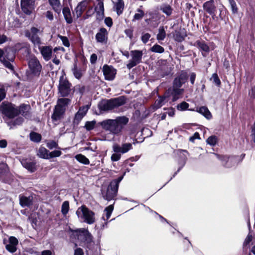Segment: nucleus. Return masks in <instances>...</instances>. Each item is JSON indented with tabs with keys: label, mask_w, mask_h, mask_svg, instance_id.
<instances>
[{
	"label": "nucleus",
	"mask_w": 255,
	"mask_h": 255,
	"mask_svg": "<svg viewBox=\"0 0 255 255\" xmlns=\"http://www.w3.org/2000/svg\"><path fill=\"white\" fill-rule=\"evenodd\" d=\"M68 232L70 239L78 241L79 245L85 249L87 255H90L89 252H93L95 245L94 238L87 229L73 230L69 228Z\"/></svg>",
	"instance_id": "obj_1"
},
{
	"label": "nucleus",
	"mask_w": 255,
	"mask_h": 255,
	"mask_svg": "<svg viewBox=\"0 0 255 255\" xmlns=\"http://www.w3.org/2000/svg\"><path fill=\"white\" fill-rule=\"evenodd\" d=\"M128 118L125 116L119 117L115 120L103 121L101 123V125L103 129L116 134L122 131L124 126L128 124Z\"/></svg>",
	"instance_id": "obj_2"
},
{
	"label": "nucleus",
	"mask_w": 255,
	"mask_h": 255,
	"mask_svg": "<svg viewBox=\"0 0 255 255\" xmlns=\"http://www.w3.org/2000/svg\"><path fill=\"white\" fill-rule=\"evenodd\" d=\"M126 102L127 98L125 96L110 99H103L99 103L98 107L101 111H109L123 106Z\"/></svg>",
	"instance_id": "obj_3"
},
{
	"label": "nucleus",
	"mask_w": 255,
	"mask_h": 255,
	"mask_svg": "<svg viewBox=\"0 0 255 255\" xmlns=\"http://www.w3.org/2000/svg\"><path fill=\"white\" fill-rule=\"evenodd\" d=\"M112 148L115 153L112 154L111 159L112 161L116 162L121 159L122 154L127 153L132 149V145L130 143H123L121 146L118 143H114Z\"/></svg>",
	"instance_id": "obj_4"
},
{
	"label": "nucleus",
	"mask_w": 255,
	"mask_h": 255,
	"mask_svg": "<svg viewBox=\"0 0 255 255\" xmlns=\"http://www.w3.org/2000/svg\"><path fill=\"white\" fill-rule=\"evenodd\" d=\"M125 174V173L117 179H113L111 181L107 188L106 195L104 196V199L108 201H110L113 200L117 196L119 184L123 180Z\"/></svg>",
	"instance_id": "obj_5"
},
{
	"label": "nucleus",
	"mask_w": 255,
	"mask_h": 255,
	"mask_svg": "<svg viewBox=\"0 0 255 255\" xmlns=\"http://www.w3.org/2000/svg\"><path fill=\"white\" fill-rule=\"evenodd\" d=\"M0 113L9 119L17 116L15 105L8 101L2 102L0 105Z\"/></svg>",
	"instance_id": "obj_6"
},
{
	"label": "nucleus",
	"mask_w": 255,
	"mask_h": 255,
	"mask_svg": "<svg viewBox=\"0 0 255 255\" xmlns=\"http://www.w3.org/2000/svg\"><path fill=\"white\" fill-rule=\"evenodd\" d=\"M81 213L82 214V217L85 222L88 224H92L95 222V213L90 210L85 205H82L77 210L76 214L78 217H80Z\"/></svg>",
	"instance_id": "obj_7"
},
{
	"label": "nucleus",
	"mask_w": 255,
	"mask_h": 255,
	"mask_svg": "<svg viewBox=\"0 0 255 255\" xmlns=\"http://www.w3.org/2000/svg\"><path fill=\"white\" fill-rule=\"evenodd\" d=\"M28 66L30 73L32 76L39 77L42 69V67L37 58L33 56L29 58Z\"/></svg>",
	"instance_id": "obj_8"
},
{
	"label": "nucleus",
	"mask_w": 255,
	"mask_h": 255,
	"mask_svg": "<svg viewBox=\"0 0 255 255\" xmlns=\"http://www.w3.org/2000/svg\"><path fill=\"white\" fill-rule=\"evenodd\" d=\"M72 86L71 83L66 78H64L63 76L60 77L59 85L58 87V93L61 97H68L70 94Z\"/></svg>",
	"instance_id": "obj_9"
},
{
	"label": "nucleus",
	"mask_w": 255,
	"mask_h": 255,
	"mask_svg": "<svg viewBox=\"0 0 255 255\" xmlns=\"http://www.w3.org/2000/svg\"><path fill=\"white\" fill-rule=\"evenodd\" d=\"M39 31L38 28L33 26L30 30L24 31V35L32 44L39 45L41 44V38L38 35Z\"/></svg>",
	"instance_id": "obj_10"
},
{
	"label": "nucleus",
	"mask_w": 255,
	"mask_h": 255,
	"mask_svg": "<svg viewBox=\"0 0 255 255\" xmlns=\"http://www.w3.org/2000/svg\"><path fill=\"white\" fill-rule=\"evenodd\" d=\"M131 59L127 64V67L130 69L133 67L141 62L143 55L142 51L139 50H134L130 51Z\"/></svg>",
	"instance_id": "obj_11"
},
{
	"label": "nucleus",
	"mask_w": 255,
	"mask_h": 255,
	"mask_svg": "<svg viewBox=\"0 0 255 255\" xmlns=\"http://www.w3.org/2000/svg\"><path fill=\"white\" fill-rule=\"evenodd\" d=\"M0 181L9 184L11 182V178L9 173V168L7 164L0 160Z\"/></svg>",
	"instance_id": "obj_12"
},
{
	"label": "nucleus",
	"mask_w": 255,
	"mask_h": 255,
	"mask_svg": "<svg viewBox=\"0 0 255 255\" xmlns=\"http://www.w3.org/2000/svg\"><path fill=\"white\" fill-rule=\"evenodd\" d=\"M203 8L204 11L211 15L213 19L218 20V17L216 15L217 7L214 0H209L205 2Z\"/></svg>",
	"instance_id": "obj_13"
},
{
	"label": "nucleus",
	"mask_w": 255,
	"mask_h": 255,
	"mask_svg": "<svg viewBox=\"0 0 255 255\" xmlns=\"http://www.w3.org/2000/svg\"><path fill=\"white\" fill-rule=\"evenodd\" d=\"M31 110V108L30 105L21 104L17 108V116L21 115L26 119H30L32 116Z\"/></svg>",
	"instance_id": "obj_14"
},
{
	"label": "nucleus",
	"mask_w": 255,
	"mask_h": 255,
	"mask_svg": "<svg viewBox=\"0 0 255 255\" xmlns=\"http://www.w3.org/2000/svg\"><path fill=\"white\" fill-rule=\"evenodd\" d=\"M181 87H176L173 84L172 87L169 88L166 91V94L169 97L172 96V102H175L179 99V96L182 94L184 92L183 89H180Z\"/></svg>",
	"instance_id": "obj_15"
},
{
	"label": "nucleus",
	"mask_w": 255,
	"mask_h": 255,
	"mask_svg": "<svg viewBox=\"0 0 255 255\" xmlns=\"http://www.w3.org/2000/svg\"><path fill=\"white\" fill-rule=\"evenodd\" d=\"M108 32L106 28H100L95 35L96 41L102 44H107L108 40Z\"/></svg>",
	"instance_id": "obj_16"
},
{
	"label": "nucleus",
	"mask_w": 255,
	"mask_h": 255,
	"mask_svg": "<svg viewBox=\"0 0 255 255\" xmlns=\"http://www.w3.org/2000/svg\"><path fill=\"white\" fill-rule=\"evenodd\" d=\"M22 166L30 173H33L37 170V162L35 160L30 159H22L21 161Z\"/></svg>",
	"instance_id": "obj_17"
},
{
	"label": "nucleus",
	"mask_w": 255,
	"mask_h": 255,
	"mask_svg": "<svg viewBox=\"0 0 255 255\" xmlns=\"http://www.w3.org/2000/svg\"><path fill=\"white\" fill-rule=\"evenodd\" d=\"M195 47H196L198 49L201 51L202 55L205 57L207 54L210 52V47L208 44L203 39H199L195 42L193 44Z\"/></svg>",
	"instance_id": "obj_18"
},
{
	"label": "nucleus",
	"mask_w": 255,
	"mask_h": 255,
	"mask_svg": "<svg viewBox=\"0 0 255 255\" xmlns=\"http://www.w3.org/2000/svg\"><path fill=\"white\" fill-rule=\"evenodd\" d=\"M103 72L105 78L107 80H113L116 74V70L112 66L107 64L103 66Z\"/></svg>",
	"instance_id": "obj_19"
},
{
	"label": "nucleus",
	"mask_w": 255,
	"mask_h": 255,
	"mask_svg": "<svg viewBox=\"0 0 255 255\" xmlns=\"http://www.w3.org/2000/svg\"><path fill=\"white\" fill-rule=\"evenodd\" d=\"M188 79V73L186 71L182 70L181 73L174 78L173 84L176 87H182Z\"/></svg>",
	"instance_id": "obj_20"
},
{
	"label": "nucleus",
	"mask_w": 255,
	"mask_h": 255,
	"mask_svg": "<svg viewBox=\"0 0 255 255\" xmlns=\"http://www.w3.org/2000/svg\"><path fill=\"white\" fill-rule=\"evenodd\" d=\"M89 3V0H83L78 3L74 9V12L76 14L77 18L81 17L83 13L87 8Z\"/></svg>",
	"instance_id": "obj_21"
},
{
	"label": "nucleus",
	"mask_w": 255,
	"mask_h": 255,
	"mask_svg": "<svg viewBox=\"0 0 255 255\" xmlns=\"http://www.w3.org/2000/svg\"><path fill=\"white\" fill-rule=\"evenodd\" d=\"M65 109H63V108L59 106H55L51 116L52 121L53 122H57L62 119L65 114Z\"/></svg>",
	"instance_id": "obj_22"
},
{
	"label": "nucleus",
	"mask_w": 255,
	"mask_h": 255,
	"mask_svg": "<svg viewBox=\"0 0 255 255\" xmlns=\"http://www.w3.org/2000/svg\"><path fill=\"white\" fill-rule=\"evenodd\" d=\"M187 36L186 30L184 28L180 27L175 30L173 33V38L175 41L181 42L185 40Z\"/></svg>",
	"instance_id": "obj_23"
},
{
	"label": "nucleus",
	"mask_w": 255,
	"mask_h": 255,
	"mask_svg": "<svg viewBox=\"0 0 255 255\" xmlns=\"http://www.w3.org/2000/svg\"><path fill=\"white\" fill-rule=\"evenodd\" d=\"M39 50L45 60L48 61L51 58L52 47L51 46H43L39 47Z\"/></svg>",
	"instance_id": "obj_24"
},
{
	"label": "nucleus",
	"mask_w": 255,
	"mask_h": 255,
	"mask_svg": "<svg viewBox=\"0 0 255 255\" xmlns=\"http://www.w3.org/2000/svg\"><path fill=\"white\" fill-rule=\"evenodd\" d=\"M14 55H12L10 58H8L7 55H5L2 59L0 60V61L5 67L10 70L12 72H15L14 66L10 63V62L14 61Z\"/></svg>",
	"instance_id": "obj_25"
},
{
	"label": "nucleus",
	"mask_w": 255,
	"mask_h": 255,
	"mask_svg": "<svg viewBox=\"0 0 255 255\" xmlns=\"http://www.w3.org/2000/svg\"><path fill=\"white\" fill-rule=\"evenodd\" d=\"M168 98L167 94H166V92L163 96H159V99L155 100L154 104L153 106V109L154 111L159 109L166 103V99Z\"/></svg>",
	"instance_id": "obj_26"
},
{
	"label": "nucleus",
	"mask_w": 255,
	"mask_h": 255,
	"mask_svg": "<svg viewBox=\"0 0 255 255\" xmlns=\"http://www.w3.org/2000/svg\"><path fill=\"white\" fill-rule=\"evenodd\" d=\"M213 154L216 156V158L220 160L224 166L228 167L227 165L228 162L229 161L230 158H235L237 156L235 155H222L216 153H213Z\"/></svg>",
	"instance_id": "obj_27"
},
{
	"label": "nucleus",
	"mask_w": 255,
	"mask_h": 255,
	"mask_svg": "<svg viewBox=\"0 0 255 255\" xmlns=\"http://www.w3.org/2000/svg\"><path fill=\"white\" fill-rule=\"evenodd\" d=\"M32 0H21V8L24 13L26 14H30L31 11L30 10V6Z\"/></svg>",
	"instance_id": "obj_28"
},
{
	"label": "nucleus",
	"mask_w": 255,
	"mask_h": 255,
	"mask_svg": "<svg viewBox=\"0 0 255 255\" xmlns=\"http://www.w3.org/2000/svg\"><path fill=\"white\" fill-rule=\"evenodd\" d=\"M52 8L57 13H60L61 10V5L60 0H48Z\"/></svg>",
	"instance_id": "obj_29"
},
{
	"label": "nucleus",
	"mask_w": 255,
	"mask_h": 255,
	"mask_svg": "<svg viewBox=\"0 0 255 255\" xmlns=\"http://www.w3.org/2000/svg\"><path fill=\"white\" fill-rule=\"evenodd\" d=\"M197 112L203 115L208 120H210L212 118V115L207 107L202 106L197 108Z\"/></svg>",
	"instance_id": "obj_30"
},
{
	"label": "nucleus",
	"mask_w": 255,
	"mask_h": 255,
	"mask_svg": "<svg viewBox=\"0 0 255 255\" xmlns=\"http://www.w3.org/2000/svg\"><path fill=\"white\" fill-rule=\"evenodd\" d=\"M63 14L64 17L68 24H71L73 22V18L71 16L70 9L68 7H64L63 8Z\"/></svg>",
	"instance_id": "obj_31"
},
{
	"label": "nucleus",
	"mask_w": 255,
	"mask_h": 255,
	"mask_svg": "<svg viewBox=\"0 0 255 255\" xmlns=\"http://www.w3.org/2000/svg\"><path fill=\"white\" fill-rule=\"evenodd\" d=\"M77 59H76L74 64V67L72 68V71L75 77L79 80L82 78L83 74L81 70L80 69H78L77 68Z\"/></svg>",
	"instance_id": "obj_32"
},
{
	"label": "nucleus",
	"mask_w": 255,
	"mask_h": 255,
	"mask_svg": "<svg viewBox=\"0 0 255 255\" xmlns=\"http://www.w3.org/2000/svg\"><path fill=\"white\" fill-rule=\"evenodd\" d=\"M19 203L22 207H29L32 204V201L29 197L23 196L19 198Z\"/></svg>",
	"instance_id": "obj_33"
},
{
	"label": "nucleus",
	"mask_w": 255,
	"mask_h": 255,
	"mask_svg": "<svg viewBox=\"0 0 255 255\" xmlns=\"http://www.w3.org/2000/svg\"><path fill=\"white\" fill-rule=\"evenodd\" d=\"M160 9L167 16L172 14L173 11L172 7L168 4H164L160 6Z\"/></svg>",
	"instance_id": "obj_34"
},
{
	"label": "nucleus",
	"mask_w": 255,
	"mask_h": 255,
	"mask_svg": "<svg viewBox=\"0 0 255 255\" xmlns=\"http://www.w3.org/2000/svg\"><path fill=\"white\" fill-rule=\"evenodd\" d=\"M29 138L31 141L38 143L41 140L42 136L39 133L31 131L29 134Z\"/></svg>",
	"instance_id": "obj_35"
},
{
	"label": "nucleus",
	"mask_w": 255,
	"mask_h": 255,
	"mask_svg": "<svg viewBox=\"0 0 255 255\" xmlns=\"http://www.w3.org/2000/svg\"><path fill=\"white\" fill-rule=\"evenodd\" d=\"M75 159L80 163L85 165H88L90 164V161L85 155L82 154H77L75 156Z\"/></svg>",
	"instance_id": "obj_36"
},
{
	"label": "nucleus",
	"mask_w": 255,
	"mask_h": 255,
	"mask_svg": "<svg viewBox=\"0 0 255 255\" xmlns=\"http://www.w3.org/2000/svg\"><path fill=\"white\" fill-rule=\"evenodd\" d=\"M124 6L125 3L123 0H118L116 4V9L118 15H121L123 13Z\"/></svg>",
	"instance_id": "obj_37"
},
{
	"label": "nucleus",
	"mask_w": 255,
	"mask_h": 255,
	"mask_svg": "<svg viewBox=\"0 0 255 255\" xmlns=\"http://www.w3.org/2000/svg\"><path fill=\"white\" fill-rule=\"evenodd\" d=\"M176 152L181 160L185 163L186 161L187 160V157L184 153L188 154V151L185 149H178L176 150Z\"/></svg>",
	"instance_id": "obj_38"
},
{
	"label": "nucleus",
	"mask_w": 255,
	"mask_h": 255,
	"mask_svg": "<svg viewBox=\"0 0 255 255\" xmlns=\"http://www.w3.org/2000/svg\"><path fill=\"white\" fill-rule=\"evenodd\" d=\"M70 102V100L67 98L58 99L56 106H59L61 108H63V109H66V107L68 105Z\"/></svg>",
	"instance_id": "obj_39"
},
{
	"label": "nucleus",
	"mask_w": 255,
	"mask_h": 255,
	"mask_svg": "<svg viewBox=\"0 0 255 255\" xmlns=\"http://www.w3.org/2000/svg\"><path fill=\"white\" fill-rule=\"evenodd\" d=\"M149 51L154 53H162L164 52V48L161 46L155 44L150 48Z\"/></svg>",
	"instance_id": "obj_40"
},
{
	"label": "nucleus",
	"mask_w": 255,
	"mask_h": 255,
	"mask_svg": "<svg viewBox=\"0 0 255 255\" xmlns=\"http://www.w3.org/2000/svg\"><path fill=\"white\" fill-rule=\"evenodd\" d=\"M189 105L188 103L185 101L182 102L181 103L178 104L176 106L177 109L180 111H184L186 110L192 111V110L188 109Z\"/></svg>",
	"instance_id": "obj_41"
},
{
	"label": "nucleus",
	"mask_w": 255,
	"mask_h": 255,
	"mask_svg": "<svg viewBox=\"0 0 255 255\" xmlns=\"http://www.w3.org/2000/svg\"><path fill=\"white\" fill-rule=\"evenodd\" d=\"M218 138L217 136L213 135L210 136L206 140L207 144L215 146L218 142Z\"/></svg>",
	"instance_id": "obj_42"
},
{
	"label": "nucleus",
	"mask_w": 255,
	"mask_h": 255,
	"mask_svg": "<svg viewBox=\"0 0 255 255\" xmlns=\"http://www.w3.org/2000/svg\"><path fill=\"white\" fill-rule=\"evenodd\" d=\"M95 13V8L93 9L92 6H89L88 7L86 13L83 16V19H86L89 17L92 16Z\"/></svg>",
	"instance_id": "obj_43"
},
{
	"label": "nucleus",
	"mask_w": 255,
	"mask_h": 255,
	"mask_svg": "<svg viewBox=\"0 0 255 255\" xmlns=\"http://www.w3.org/2000/svg\"><path fill=\"white\" fill-rule=\"evenodd\" d=\"M210 80H213V82L218 87H220L221 86V80L217 73H214L212 74Z\"/></svg>",
	"instance_id": "obj_44"
},
{
	"label": "nucleus",
	"mask_w": 255,
	"mask_h": 255,
	"mask_svg": "<svg viewBox=\"0 0 255 255\" xmlns=\"http://www.w3.org/2000/svg\"><path fill=\"white\" fill-rule=\"evenodd\" d=\"M24 122V119L21 117H18L13 121L9 122V125L12 126H20Z\"/></svg>",
	"instance_id": "obj_45"
},
{
	"label": "nucleus",
	"mask_w": 255,
	"mask_h": 255,
	"mask_svg": "<svg viewBox=\"0 0 255 255\" xmlns=\"http://www.w3.org/2000/svg\"><path fill=\"white\" fill-rule=\"evenodd\" d=\"M166 37V32L163 26L159 28V32L157 35V39L159 41L163 40Z\"/></svg>",
	"instance_id": "obj_46"
},
{
	"label": "nucleus",
	"mask_w": 255,
	"mask_h": 255,
	"mask_svg": "<svg viewBox=\"0 0 255 255\" xmlns=\"http://www.w3.org/2000/svg\"><path fill=\"white\" fill-rule=\"evenodd\" d=\"M69 210V203L68 201H64L61 207V213L64 215L65 216L68 213Z\"/></svg>",
	"instance_id": "obj_47"
},
{
	"label": "nucleus",
	"mask_w": 255,
	"mask_h": 255,
	"mask_svg": "<svg viewBox=\"0 0 255 255\" xmlns=\"http://www.w3.org/2000/svg\"><path fill=\"white\" fill-rule=\"evenodd\" d=\"M80 113V112H77L75 115L73 122V124L74 126L78 125L79 123L80 122V121L82 120L84 117L83 115H82Z\"/></svg>",
	"instance_id": "obj_48"
},
{
	"label": "nucleus",
	"mask_w": 255,
	"mask_h": 255,
	"mask_svg": "<svg viewBox=\"0 0 255 255\" xmlns=\"http://www.w3.org/2000/svg\"><path fill=\"white\" fill-rule=\"evenodd\" d=\"M39 152L41 158L44 159H49V150L45 148H40L39 149Z\"/></svg>",
	"instance_id": "obj_49"
},
{
	"label": "nucleus",
	"mask_w": 255,
	"mask_h": 255,
	"mask_svg": "<svg viewBox=\"0 0 255 255\" xmlns=\"http://www.w3.org/2000/svg\"><path fill=\"white\" fill-rule=\"evenodd\" d=\"M96 123L95 121L86 122L85 125V128L88 131H91L95 128Z\"/></svg>",
	"instance_id": "obj_50"
},
{
	"label": "nucleus",
	"mask_w": 255,
	"mask_h": 255,
	"mask_svg": "<svg viewBox=\"0 0 255 255\" xmlns=\"http://www.w3.org/2000/svg\"><path fill=\"white\" fill-rule=\"evenodd\" d=\"M133 27L130 26L128 28L126 29L124 31L125 33L128 37L130 40H132L133 38Z\"/></svg>",
	"instance_id": "obj_51"
},
{
	"label": "nucleus",
	"mask_w": 255,
	"mask_h": 255,
	"mask_svg": "<svg viewBox=\"0 0 255 255\" xmlns=\"http://www.w3.org/2000/svg\"><path fill=\"white\" fill-rule=\"evenodd\" d=\"M113 210V205H110L105 208V212H106V217L107 220H108L110 218Z\"/></svg>",
	"instance_id": "obj_52"
},
{
	"label": "nucleus",
	"mask_w": 255,
	"mask_h": 255,
	"mask_svg": "<svg viewBox=\"0 0 255 255\" xmlns=\"http://www.w3.org/2000/svg\"><path fill=\"white\" fill-rule=\"evenodd\" d=\"M232 12L233 14H237L238 13V8L237 6L236 2L234 0H229Z\"/></svg>",
	"instance_id": "obj_53"
},
{
	"label": "nucleus",
	"mask_w": 255,
	"mask_h": 255,
	"mask_svg": "<svg viewBox=\"0 0 255 255\" xmlns=\"http://www.w3.org/2000/svg\"><path fill=\"white\" fill-rule=\"evenodd\" d=\"M95 12L96 20L98 21H101L104 17V12L98 11V7H95Z\"/></svg>",
	"instance_id": "obj_54"
},
{
	"label": "nucleus",
	"mask_w": 255,
	"mask_h": 255,
	"mask_svg": "<svg viewBox=\"0 0 255 255\" xmlns=\"http://www.w3.org/2000/svg\"><path fill=\"white\" fill-rule=\"evenodd\" d=\"M58 37L62 41V43L66 47H69L70 46V43L69 40L67 37L65 36H62L60 35H58Z\"/></svg>",
	"instance_id": "obj_55"
},
{
	"label": "nucleus",
	"mask_w": 255,
	"mask_h": 255,
	"mask_svg": "<svg viewBox=\"0 0 255 255\" xmlns=\"http://www.w3.org/2000/svg\"><path fill=\"white\" fill-rule=\"evenodd\" d=\"M62 154V152L59 150H55L51 152L49 151V159L59 157Z\"/></svg>",
	"instance_id": "obj_56"
},
{
	"label": "nucleus",
	"mask_w": 255,
	"mask_h": 255,
	"mask_svg": "<svg viewBox=\"0 0 255 255\" xmlns=\"http://www.w3.org/2000/svg\"><path fill=\"white\" fill-rule=\"evenodd\" d=\"M90 105H87L81 107L79 108V110L78 111V112H80V114L83 115V116H84L86 114L88 110L90 109Z\"/></svg>",
	"instance_id": "obj_57"
},
{
	"label": "nucleus",
	"mask_w": 255,
	"mask_h": 255,
	"mask_svg": "<svg viewBox=\"0 0 255 255\" xmlns=\"http://www.w3.org/2000/svg\"><path fill=\"white\" fill-rule=\"evenodd\" d=\"M47 147L50 149H52L54 148H60V147H58V143L53 140L50 141L47 143Z\"/></svg>",
	"instance_id": "obj_58"
},
{
	"label": "nucleus",
	"mask_w": 255,
	"mask_h": 255,
	"mask_svg": "<svg viewBox=\"0 0 255 255\" xmlns=\"http://www.w3.org/2000/svg\"><path fill=\"white\" fill-rule=\"evenodd\" d=\"M151 35L149 33H146L141 36V40L143 43L145 44L148 41Z\"/></svg>",
	"instance_id": "obj_59"
},
{
	"label": "nucleus",
	"mask_w": 255,
	"mask_h": 255,
	"mask_svg": "<svg viewBox=\"0 0 255 255\" xmlns=\"http://www.w3.org/2000/svg\"><path fill=\"white\" fill-rule=\"evenodd\" d=\"M139 12L138 13H135L133 16L134 19L136 20H139L141 19L144 16V12L142 10L138 9L137 10Z\"/></svg>",
	"instance_id": "obj_60"
},
{
	"label": "nucleus",
	"mask_w": 255,
	"mask_h": 255,
	"mask_svg": "<svg viewBox=\"0 0 255 255\" xmlns=\"http://www.w3.org/2000/svg\"><path fill=\"white\" fill-rule=\"evenodd\" d=\"M5 248L7 251L11 253L15 252L17 249L16 246L11 245L10 244L6 245L5 246Z\"/></svg>",
	"instance_id": "obj_61"
},
{
	"label": "nucleus",
	"mask_w": 255,
	"mask_h": 255,
	"mask_svg": "<svg viewBox=\"0 0 255 255\" xmlns=\"http://www.w3.org/2000/svg\"><path fill=\"white\" fill-rule=\"evenodd\" d=\"M104 22L106 25L109 27H112L113 24V19L111 17H106Z\"/></svg>",
	"instance_id": "obj_62"
},
{
	"label": "nucleus",
	"mask_w": 255,
	"mask_h": 255,
	"mask_svg": "<svg viewBox=\"0 0 255 255\" xmlns=\"http://www.w3.org/2000/svg\"><path fill=\"white\" fill-rule=\"evenodd\" d=\"M9 244L16 246L18 243V240L13 236H11L9 238Z\"/></svg>",
	"instance_id": "obj_63"
},
{
	"label": "nucleus",
	"mask_w": 255,
	"mask_h": 255,
	"mask_svg": "<svg viewBox=\"0 0 255 255\" xmlns=\"http://www.w3.org/2000/svg\"><path fill=\"white\" fill-rule=\"evenodd\" d=\"M252 239H253L252 236L251 235H248L244 241V242L243 243V246L246 247L248 245H249L250 243H251V242L252 241Z\"/></svg>",
	"instance_id": "obj_64"
}]
</instances>
